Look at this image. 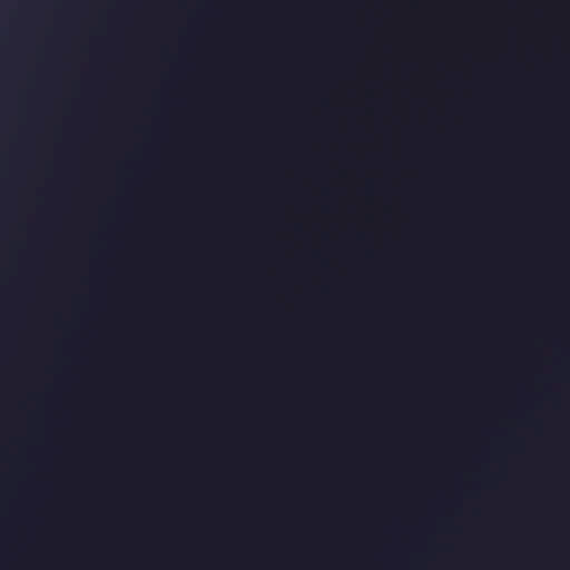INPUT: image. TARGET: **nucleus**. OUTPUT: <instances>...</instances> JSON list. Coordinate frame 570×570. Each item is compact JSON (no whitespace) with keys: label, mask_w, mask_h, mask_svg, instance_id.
Wrapping results in <instances>:
<instances>
[{"label":"nucleus","mask_w":570,"mask_h":570,"mask_svg":"<svg viewBox=\"0 0 570 570\" xmlns=\"http://www.w3.org/2000/svg\"><path fill=\"white\" fill-rule=\"evenodd\" d=\"M224 499L222 497V488L219 487V483L216 482V485H215V500H222Z\"/></svg>","instance_id":"1"}]
</instances>
